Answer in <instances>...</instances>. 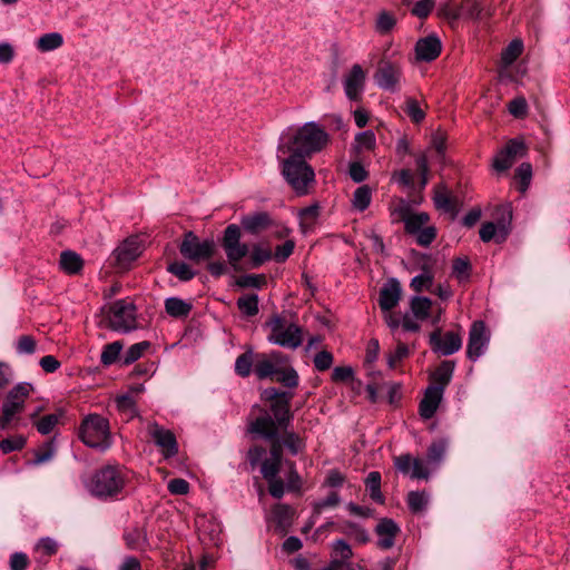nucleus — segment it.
<instances>
[{
  "instance_id": "1",
  "label": "nucleus",
  "mask_w": 570,
  "mask_h": 570,
  "mask_svg": "<svg viewBox=\"0 0 570 570\" xmlns=\"http://www.w3.org/2000/svg\"><path fill=\"white\" fill-rule=\"evenodd\" d=\"M330 142V135L316 122H306L302 127L285 131L278 142L279 156L294 153L303 157L322 151Z\"/></svg>"
},
{
  "instance_id": "2",
  "label": "nucleus",
  "mask_w": 570,
  "mask_h": 570,
  "mask_svg": "<svg viewBox=\"0 0 570 570\" xmlns=\"http://www.w3.org/2000/svg\"><path fill=\"white\" fill-rule=\"evenodd\" d=\"M306 157L294 153H286L277 159L281 165V171L287 184L299 196L307 195L315 184V173L312 166L305 160Z\"/></svg>"
},
{
  "instance_id": "3",
  "label": "nucleus",
  "mask_w": 570,
  "mask_h": 570,
  "mask_svg": "<svg viewBox=\"0 0 570 570\" xmlns=\"http://www.w3.org/2000/svg\"><path fill=\"white\" fill-rule=\"evenodd\" d=\"M266 327L269 330L267 340L272 344L296 350L303 343L302 326L284 315H273L266 323Z\"/></svg>"
},
{
  "instance_id": "4",
  "label": "nucleus",
  "mask_w": 570,
  "mask_h": 570,
  "mask_svg": "<svg viewBox=\"0 0 570 570\" xmlns=\"http://www.w3.org/2000/svg\"><path fill=\"white\" fill-rule=\"evenodd\" d=\"M79 438L87 446L106 451L111 445L108 420L99 414H89L81 422Z\"/></svg>"
},
{
  "instance_id": "5",
  "label": "nucleus",
  "mask_w": 570,
  "mask_h": 570,
  "mask_svg": "<svg viewBox=\"0 0 570 570\" xmlns=\"http://www.w3.org/2000/svg\"><path fill=\"white\" fill-rule=\"evenodd\" d=\"M146 248V237L131 235L125 238L108 257V264L116 272H127Z\"/></svg>"
},
{
  "instance_id": "6",
  "label": "nucleus",
  "mask_w": 570,
  "mask_h": 570,
  "mask_svg": "<svg viewBox=\"0 0 570 570\" xmlns=\"http://www.w3.org/2000/svg\"><path fill=\"white\" fill-rule=\"evenodd\" d=\"M124 487V479L115 466H105L97 471L87 484L89 492L98 498L118 494Z\"/></svg>"
},
{
  "instance_id": "7",
  "label": "nucleus",
  "mask_w": 570,
  "mask_h": 570,
  "mask_svg": "<svg viewBox=\"0 0 570 570\" xmlns=\"http://www.w3.org/2000/svg\"><path fill=\"white\" fill-rule=\"evenodd\" d=\"M110 327L119 333H129L138 327L137 308L129 299L114 302L107 313Z\"/></svg>"
},
{
  "instance_id": "8",
  "label": "nucleus",
  "mask_w": 570,
  "mask_h": 570,
  "mask_svg": "<svg viewBox=\"0 0 570 570\" xmlns=\"http://www.w3.org/2000/svg\"><path fill=\"white\" fill-rule=\"evenodd\" d=\"M31 391L32 386L27 382L19 383L9 391L1 409V430H7L14 416L23 410L26 399Z\"/></svg>"
},
{
  "instance_id": "9",
  "label": "nucleus",
  "mask_w": 570,
  "mask_h": 570,
  "mask_svg": "<svg viewBox=\"0 0 570 570\" xmlns=\"http://www.w3.org/2000/svg\"><path fill=\"white\" fill-rule=\"evenodd\" d=\"M376 85L386 91L396 92L401 88L403 78L402 67L399 62L383 58L373 76Z\"/></svg>"
},
{
  "instance_id": "10",
  "label": "nucleus",
  "mask_w": 570,
  "mask_h": 570,
  "mask_svg": "<svg viewBox=\"0 0 570 570\" xmlns=\"http://www.w3.org/2000/svg\"><path fill=\"white\" fill-rule=\"evenodd\" d=\"M146 438L153 442L165 459L177 453V441L175 434L156 422L147 423L145 428Z\"/></svg>"
},
{
  "instance_id": "11",
  "label": "nucleus",
  "mask_w": 570,
  "mask_h": 570,
  "mask_svg": "<svg viewBox=\"0 0 570 570\" xmlns=\"http://www.w3.org/2000/svg\"><path fill=\"white\" fill-rule=\"evenodd\" d=\"M278 425L274 419L264 410L254 407L248 419V432L261 435L266 440L279 441Z\"/></svg>"
},
{
  "instance_id": "12",
  "label": "nucleus",
  "mask_w": 570,
  "mask_h": 570,
  "mask_svg": "<svg viewBox=\"0 0 570 570\" xmlns=\"http://www.w3.org/2000/svg\"><path fill=\"white\" fill-rule=\"evenodd\" d=\"M287 357L279 351L257 353L255 356L254 373L259 380L272 377L287 363Z\"/></svg>"
},
{
  "instance_id": "13",
  "label": "nucleus",
  "mask_w": 570,
  "mask_h": 570,
  "mask_svg": "<svg viewBox=\"0 0 570 570\" xmlns=\"http://www.w3.org/2000/svg\"><path fill=\"white\" fill-rule=\"evenodd\" d=\"M213 252V240L199 242L198 237L191 232L186 233L184 240L180 243V254L195 262L209 258Z\"/></svg>"
},
{
  "instance_id": "14",
  "label": "nucleus",
  "mask_w": 570,
  "mask_h": 570,
  "mask_svg": "<svg viewBox=\"0 0 570 570\" xmlns=\"http://www.w3.org/2000/svg\"><path fill=\"white\" fill-rule=\"evenodd\" d=\"M240 229L237 225H229L225 229L223 246L232 265H236L248 254V246L239 242Z\"/></svg>"
},
{
  "instance_id": "15",
  "label": "nucleus",
  "mask_w": 570,
  "mask_h": 570,
  "mask_svg": "<svg viewBox=\"0 0 570 570\" xmlns=\"http://www.w3.org/2000/svg\"><path fill=\"white\" fill-rule=\"evenodd\" d=\"M525 145L522 140L511 139L504 148L498 151L493 159V168L501 173L507 171L514 164L518 157L525 155Z\"/></svg>"
},
{
  "instance_id": "16",
  "label": "nucleus",
  "mask_w": 570,
  "mask_h": 570,
  "mask_svg": "<svg viewBox=\"0 0 570 570\" xmlns=\"http://www.w3.org/2000/svg\"><path fill=\"white\" fill-rule=\"evenodd\" d=\"M489 341L490 334L484 323L481 321L474 322L469 333L468 357L472 361L478 360L485 352Z\"/></svg>"
},
{
  "instance_id": "17",
  "label": "nucleus",
  "mask_w": 570,
  "mask_h": 570,
  "mask_svg": "<svg viewBox=\"0 0 570 570\" xmlns=\"http://www.w3.org/2000/svg\"><path fill=\"white\" fill-rule=\"evenodd\" d=\"M265 394L272 401L271 410L275 417L274 421L279 428L286 426L292 417L289 412L291 395L278 393L275 389L265 391Z\"/></svg>"
},
{
  "instance_id": "18",
  "label": "nucleus",
  "mask_w": 570,
  "mask_h": 570,
  "mask_svg": "<svg viewBox=\"0 0 570 570\" xmlns=\"http://www.w3.org/2000/svg\"><path fill=\"white\" fill-rule=\"evenodd\" d=\"M196 528L200 540L218 546L222 542V525L213 515L202 514L196 518Z\"/></svg>"
},
{
  "instance_id": "19",
  "label": "nucleus",
  "mask_w": 570,
  "mask_h": 570,
  "mask_svg": "<svg viewBox=\"0 0 570 570\" xmlns=\"http://www.w3.org/2000/svg\"><path fill=\"white\" fill-rule=\"evenodd\" d=\"M430 344L433 351L448 356L461 348L462 338L454 332H446L444 335H441L440 331H435L430 335Z\"/></svg>"
},
{
  "instance_id": "20",
  "label": "nucleus",
  "mask_w": 570,
  "mask_h": 570,
  "mask_svg": "<svg viewBox=\"0 0 570 570\" xmlns=\"http://www.w3.org/2000/svg\"><path fill=\"white\" fill-rule=\"evenodd\" d=\"M366 73L360 65H353L344 79L345 95L351 100H357L364 90Z\"/></svg>"
},
{
  "instance_id": "21",
  "label": "nucleus",
  "mask_w": 570,
  "mask_h": 570,
  "mask_svg": "<svg viewBox=\"0 0 570 570\" xmlns=\"http://www.w3.org/2000/svg\"><path fill=\"white\" fill-rule=\"evenodd\" d=\"M402 287L397 279L391 278L380 291L379 305L382 312L392 311L401 301Z\"/></svg>"
},
{
  "instance_id": "22",
  "label": "nucleus",
  "mask_w": 570,
  "mask_h": 570,
  "mask_svg": "<svg viewBox=\"0 0 570 570\" xmlns=\"http://www.w3.org/2000/svg\"><path fill=\"white\" fill-rule=\"evenodd\" d=\"M442 45L436 36L419 39L415 45V57L420 61H432L441 53Z\"/></svg>"
},
{
  "instance_id": "23",
  "label": "nucleus",
  "mask_w": 570,
  "mask_h": 570,
  "mask_svg": "<svg viewBox=\"0 0 570 570\" xmlns=\"http://www.w3.org/2000/svg\"><path fill=\"white\" fill-rule=\"evenodd\" d=\"M443 397V387L430 385L420 403V415L429 420L435 414Z\"/></svg>"
},
{
  "instance_id": "24",
  "label": "nucleus",
  "mask_w": 570,
  "mask_h": 570,
  "mask_svg": "<svg viewBox=\"0 0 570 570\" xmlns=\"http://www.w3.org/2000/svg\"><path fill=\"white\" fill-rule=\"evenodd\" d=\"M399 532L400 528L392 519L384 518L380 520L375 528L379 548L383 550L392 548Z\"/></svg>"
},
{
  "instance_id": "25",
  "label": "nucleus",
  "mask_w": 570,
  "mask_h": 570,
  "mask_svg": "<svg viewBox=\"0 0 570 570\" xmlns=\"http://www.w3.org/2000/svg\"><path fill=\"white\" fill-rule=\"evenodd\" d=\"M282 463V443L274 441L271 446V456L261 465V472L265 480L277 476Z\"/></svg>"
},
{
  "instance_id": "26",
  "label": "nucleus",
  "mask_w": 570,
  "mask_h": 570,
  "mask_svg": "<svg viewBox=\"0 0 570 570\" xmlns=\"http://www.w3.org/2000/svg\"><path fill=\"white\" fill-rule=\"evenodd\" d=\"M240 223L246 230L255 234L271 225V217L265 212H258L244 216Z\"/></svg>"
},
{
  "instance_id": "27",
  "label": "nucleus",
  "mask_w": 570,
  "mask_h": 570,
  "mask_svg": "<svg viewBox=\"0 0 570 570\" xmlns=\"http://www.w3.org/2000/svg\"><path fill=\"white\" fill-rule=\"evenodd\" d=\"M60 268L70 275L78 274L83 267V261L79 254L72 250H65L60 254Z\"/></svg>"
},
{
  "instance_id": "28",
  "label": "nucleus",
  "mask_w": 570,
  "mask_h": 570,
  "mask_svg": "<svg viewBox=\"0 0 570 570\" xmlns=\"http://www.w3.org/2000/svg\"><path fill=\"white\" fill-rule=\"evenodd\" d=\"M255 356L252 347H247L246 351L240 354L235 362V373L240 377H247L252 373V367H255Z\"/></svg>"
},
{
  "instance_id": "29",
  "label": "nucleus",
  "mask_w": 570,
  "mask_h": 570,
  "mask_svg": "<svg viewBox=\"0 0 570 570\" xmlns=\"http://www.w3.org/2000/svg\"><path fill=\"white\" fill-rule=\"evenodd\" d=\"M460 10L461 17L469 19H479L491 14L490 10H487L480 0H463Z\"/></svg>"
},
{
  "instance_id": "30",
  "label": "nucleus",
  "mask_w": 570,
  "mask_h": 570,
  "mask_svg": "<svg viewBox=\"0 0 570 570\" xmlns=\"http://www.w3.org/2000/svg\"><path fill=\"white\" fill-rule=\"evenodd\" d=\"M434 282V273L429 266H423L421 274L412 278L410 287L416 292L430 291Z\"/></svg>"
},
{
  "instance_id": "31",
  "label": "nucleus",
  "mask_w": 570,
  "mask_h": 570,
  "mask_svg": "<svg viewBox=\"0 0 570 570\" xmlns=\"http://www.w3.org/2000/svg\"><path fill=\"white\" fill-rule=\"evenodd\" d=\"M340 531L356 541L357 543H366L370 540L367 531L357 523L345 521L340 527Z\"/></svg>"
},
{
  "instance_id": "32",
  "label": "nucleus",
  "mask_w": 570,
  "mask_h": 570,
  "mask_svg": "<svg viewBox=\"0 0 570 570\" xmlns=\"http://www.w3.org/2000/svg\"><path fill=\"white\" fill-rule=\"evenodd\" d=\"M63 45V38L59 32H49L38 38L36 47L41 52L53 51Z\"/></svg>"
},
{
  "instance_id": "33",
  "label": "nucleus",
  "mask_w": 570,
  "mask_h": 570,
  "mask_svg": "<svg viewBox=\"0 0 570 570\" xmlns=\"http://www.w3.org/2000/svg\"><path fill=\"white\" fill-rule=\"evenodd\" d=\"M454 371V363L451 361H444L433 372L432 380L435 383L434 386H442L443 390L450 383Z\"/></svg>"
},
{
  "instance_id": "34",
  "label": "nucleus",
  "mask_w": 570,
  "mask_h": 570,
  "mask_svg": "<svg viewBox=\"0 0 570 570\" xmlns=\"http://www.w3.org/2000/svg\"><path fill=\"white\" fill-rule=\"evenodd\" d=\"M372 188L368 185H362L355 189L352 197V206L358 212H364L371 204Z\"/></svg>"
},
{
  "instance_id": "35",
  "label": "nucleus",
  "mask_w": 570,
  "mask_h": 570,
  "mask_svg": "<svg viewBox=\"0 0 570 570\" xmlns=\"http://www.w3.org/2000/svg\"><path fill=\"white\" fill-rule=\"evenodd\" d=\"M124 539L127 548L131 550H141L147 543L146 533L140 528L126 530L124 533Z\"/></svg>"
},
{
  "instance_id": "36",
  "label": "nucleus",
  "mask_w": 570,
  "mask_h": 570,
  "mask_svg": "<svg viewBox=\"0 0 570 570\" xmlns=\"http://www.w3.org/2000/svg\"><path fill=\"white\" fill-rule=\"evenodd\" d=\"M272 517L277 527L285 530L293 520L294 510L286 504H277L272 510Z\"/></svg>"
},
{
  "instance_id": "37",
  "label": "nucleus",
  "mask_w": 570,
  "mask_h": 570,
  "mask_svg": "<svg viewBox=\"0 0 570 570\" xmlns=\"http://www.w3.org/2000/svg\"><path fill=\"white\" fill-rule=\"evenodd\" d=\"M411 312L417 320H426L432 307V301L423 296H414L410 303Z\"/></svg>"
},
{
  "instance_id": "38",
  "label": "nucleus",
  "mask_w": 570,
  "mask_h": 570,
  "mask_svg": "<svg viewBox=\"0 0 570 570\" xmlns=\"http://www.w3.org/2000/svg\"><path fill=\"white\" fill-rule=\"evenodd\" d=\"M122 347L124 345L120 341L106 344L100 355L101 364L105 366H110L117 360L120 361V357L122 356L120 355Z\"/></svg>"
},
{
  "instance_id": "39",
  "label": "nucleus",
  "mask_w": 570,
  "mask_h": 570,
  "mask_svg": "<svg viewBox=\"0 0 570 570\" xmlns=\"http://www.w3.org/2000/svg\"><path fill=\"white\" fill-rule=\"evenodd\" d=\"M365 485L370 491V497L373 501L383 503L384 497L381 492V474L377 471L370 472L365 479Z\"/></svg>"
},
{
  "instance_id": "40",
  "label": "nucleus",
  "mask_w": 570,
  "mask_h": 570,
  "mask_svg": "<svg viewBox=\"0 0 570 570\" xmlns=\"http://www.w3.org/2000/svg\"><path fill=\"white\" fill-rule=\"evenodd\" d=\"M523 43L520 39L512 40L501 53L502 63L508 67L512 65L522 53Z\"/></svg>"
},
{
  "instance_id": "41",
  "label": "nucleus",
  "mask_w": 570,
  "mask_h": 570,
  "mask_svg": "<svg viewBox=\"0 0 570 570\" xmlns=\"http://www.w3.org/2000/svg\"><path fill=\"white\" fill-rule=\"evenodd\" d=\"M150 343L147 341H142L136 344H132L120 357V362L122 365H130L136 362L146 350H148Z\"/></svg>"
},
{
  "instance_id": "42",
  "label": "nucleus",
  "mask_w": 570,
  "mask_h": 570,
  "mask_svg": "<svg viewBox=\"0 0 570 570\" xmlns=\"http://www.w3.org/2000/svg\"><path fill=\"white\" fill-rule=\"evenodd\" d=\"M407 505L414 513L422 512L429 503V494L425 491H412L407 494Z\"/></svg>"
},
{
  "instance_id": "43",
  "label": "nucleus",
  "mask_w": 570,
  "mask_h": 570,
  "mask_svg": "<svg viewBox=\"0 0 570 570\" xmlns=\"http://www.w3.org/2000/svg\"><path fill=\"white\" fill-rule=\"evenodd\" d=\"M352 557V548L345 540L338 539L332 543V559H338L342 562L348 563Z\"/></svg>"
},
{
  "instance_id": "44",
  "label": "nucleus",
  "mask_w": 570,
  "mask_h": 570,
  "mask_svg": "<svg viewBox=\"0 0 570 570\" xmlns=\"http://www.w3.org/2000/svg\"><path fill=\"white\" fill-rule=\"evenodd\" d=\"M434 203L439 209H443L452 216L456 214V202L445 190L436 191Z\"/></svg>"
},
{
  "instance_id": "45",
  "label": "nucleus",
  "mask_w": 570,
  "mask_h": 570,
  "mask_svg": "<svg viewBox=\"0 0 570 570\" xmlns=\"http://www.w3.org/2000/svg\"><path fill=\"white\" fill-rule=\"evenodd\" d=\"M403 110L413 122L419 124L425 118V111L421 108L419 101L414 98H406Z\"/></svg>"
},
{
  "instance_id": "46",
  "label": "nucleus",
  "mask_w": 570,
  "mask_h": 570,
  "mask_svg": "<svg viewBox=\"0 0 570 570\" xmlns=\"http://www.w3.org/2000/svg\"><path fill=\"white\" fill-rule=\"evenodd\" d=\"M237 306L244 315L254 316L258 313V297L254 294L242 296L237 301Z\"/></svg>"
},
{
  "instance_id": "47",
  "label": "nucleus",
  "mask_w": 570,
  "mask_h": 570,
  "mask_svg": "<svg viewBox=\"0 0 570 570\" xmlns=\"http://www.w3.org/2000/svg\"><path fill=\"white\" fill-rule=\"evenodd\" d=\"M276 381L287 387H295L298 384V374L293 367L287 366V363H285V365L281 367V371L276 373Z\"/></svg>"
},
{
  "instance_id": "48",
  "label": "nucleus",
  "mask_w": 570,
  "mask_h": 570,
  "mask_svg": "<svg viewBox=\"0 0 570 570\" xmlns=\"http://www.w3.org/2000/svg\"><path fill=\"white\" fill-rule=\"evenodd\" d=\"M429 222V215L425 213H413L404 223L405 230L409 234L419 233Z\"/></svg>"
},
{
  "instance_id": "49",
  "label": "nucleus",
  "mask_w": 570,
  "mask_h": 570,
  "mask_svg": "<svg viewBox=\"0 0 570 570\" xmlns=\"http://www.w3.org/2000/svg\"><path fill=\"white\" fill-rule=\"evenodd\" d=\"M413 214L411 206L405 200H399L391 209V218L394 223H405Z\"/></svg>"
},
{
  "instance_id": "50",
  "label": "nucleus",
  "mask_w": 570,
  "mask_h": 570,
  "mask_svg": "<svg viewBox=\"0 0 570 570\" xmlns=\"http://www.w3.org/2000/svg\"><path fill=\"white\" fill-rule=\"evenodd\" d=\"M395 23L396 19L392 13L382 11L377 16L375 29L379 33L384 35L390 32L394 28Z\"/></svg>"
},
{
  "instance_id": "51",
  "label": "nucleus",
  "mask_w": 570,
  "mask_h": 570,
  "mask_svg": "<svg viewBox=\"0 0 570 570\" xmlns=\"http://www.w3.org/2000/svg\"><path fill=\"white\" fill-rule=\"evenodd\" d=\"M60 415L61 414H59V413H51V414L42 416L40 420H38L36 422V428H37L38 432L43 435L52 432V430L59 422Z\"/></svg>"
},
{
  "instance_id": "52",
  "label": "nucleus",
  "mask_w": 570,
  "mask_h": 570,
  "mask_svg": "<svg viewBox=\"0 0 570 570\" xmlns=\"http://www.w3.org/2000/svg\"><path fill=\"white\" fill-rule=\"evenodd\" d=\"M446 443L443 440L433 442L428 450V460L432 464H439L445 454Z\"/></svg>"
},
{
  "instance_id": "53",
  "label": "nucleus",
  "mask_w": 570,
  "mask_h": 570,
  "mask_svg": "<svg viewBox=\"0 0 570 570\" xmlns=\"http://www.w3.org/2000/svg\"><path fill=\"white\" fill-rule=\"evenodd\" d=\"M26 444V438L22 435H14L0 441V451L8 454L13 451L21 450Z\"/></svg>"
},
{
  "instance_id": "54",
  "label": "nucleus",
  "mask_w": 570,
  "mask_h": 570,
  "mask_svg": "<svg viewBox=\"0 0 570 570\" xmlns=\"http://www.w3.org/2000/svg\"><path fill=\"white\" fill-rule=\"evenodd\" d=\"M56 452L52 441L46 442L42 449L35 454V459L30 462L31 465H40L50 461Z\"/></svg>"
},
{
  "instance_id": "55",
  "label": "nucleus",
  "mask_w": 570,
  "mask_h": 570,
  "mask_svg": "<svg viewBox=\"0 0 570 570\" xmlns=\"http://www.w3.org/2000/svg\"><path fill=\"white\" fill-rule=\"evenodd\" d=\"M532 167L529 163L521 164L515 170V179L520 183V191L524 193L531 181Z\"/></svg>"
},
{
  "instance_id": "56",
  "label": "nucleus",
  "mask_w": 570,
  "mask_h": 570,
  "mask_svg": "<svg viewBox=\"0 0 570 570\" xmlns=\"http://www.w3.org/2000/svg\"><path fill=\"white\" fill-rule=\"evenodd\" d=\"M341 499L337 492H331L325 499L313 503L315 514H321L325 509L335 508L340 504Z\"/></svg>"
},
{
  "instance_id": "57",
  "label": "nucleus",
  "mask_w": 570,
  "mask_h": 570,
  "mask_svg": "<svg viewBox=\"0 0 570 570\" xmlns=\"http://www.w3.org/2000/svg\"><path fill=\"white\" fill-rule=\"evenodd\" d=\"M355 142L358 150H373L376 145L375 135L371 130L360 132L355 137Z\"/></svg>"
},
{
  "instance_id": "58",
  "label": "nucleus",
  "mask_w": 570,
  "mask_h": 570,
  "mask_svg": "<svg viewBox=\"0 0 570 570\" xmlns=\"http://www.w3.org/2000/svg\"><path fill=\"white\" fill-rule=\"evenodd\" d=\"M36 340L30 335H22L16 343V351L20 355H31L36 352Z\"/></svg>"
},
{
  "instance_id": "59",
  "label": "nucleus",
  "mask_w": 570,
  "mask_h": 570,
  "mask_svg": "<svg viewBox=\"0 0 570 570\" xmlns=\"http://www.w3.org/2000/svg\"><path fill=\"white\" fill-rule=\"evenodd\" d=\"M317 216H318V206L317 205H312V206L303 208L299 212L302 228L304 230L309 228L315 223Z\"/></svg>"
},
{
  "instance_id": "60",
  "label": "nucleus",
  "mask_w": 570,
  "mask_h": 570,
  "mask_svg": "<svg viewBox=\"0 0 570 570\" xmlns=\"http://www.w3.org/2000/svg\"><path fill=\"white\" fill-rule=\"evenodd\" d=\"M284 445L295 455L304 449L305 443L296 433L289 432L284 436Z\"/></svg>"
},
{
  "instance_id": "61",
  "label": "nucleus",
  "mask_w": 570,
  "mask_h": 570,
  "mask_svg": "<svg viewBox=\"0 0 570 570\" xmlns=\"http://www.w3.org/2000/svg\"><path fill=\"white\" fill-rule=\"evenodd\" d=\"M509 112L515 118H523L528 114V104L525 98L517 97L509 104Z\"/></svg>"
},
{
  "instance_id": "62",
  "label": "nucleus",
  "mask_w": 570,
  "mask_h": 570,
  "mask_svg": "<svg viewBox=\"0 0 570 570\" xmlns=\"http://www.w3.org/2000/svg\"><path fill=\"white\" fill-rule=\"evenodd\" d=\"M470 263L466 258H456L453 262V274L459 281H465L469 277Z\"/></svg>"
},
{
  "instance_id": "63",
  "label": "nucleus",
  "mask_w": 570,
  "mask_h": 570,
  "mask_svg": "<svg viewBox=\"0 0 570 570\" xmlns=\"http://www.w3.org/2000/svg\"><path fill=\"white\" fill-rule=\"evenodd\" d=\"M434 0H420L412 8V13L419 18H425L434 8Z\"/></svg>"
},
{
  "instance_id": "64",
  "label": "nucleus",
  "mask_w": 570,
  "mask_h": 570,
  "mask_svg": "<svg viewBox=\"0 0 570 570\" xmlns=\"http://www.w3.org/2000/svg\"><path fill=\"white\" fill-rule=\"evenodd\" d=\"M10 570H27L29 558L23 552H14L10 556Z\"/></svg>"
}]
</instances>
